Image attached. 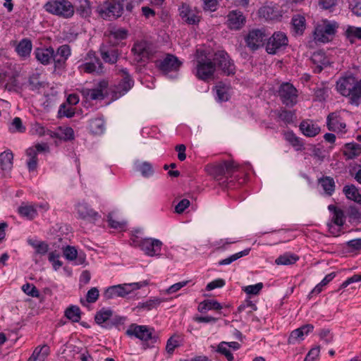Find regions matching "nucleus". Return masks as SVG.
<instances>
[{"mask_svg":"<svg viewBox=\"0 0 361 361\" xmlns=\"http://www.w3.org/2000/svg\"><path fill=\"white\" fill-rule=\"evenodd\" d=\"M44 8L48 13L63 18H70L75 13V8L68 0H51L44 4Z\"/></svg>","mask_w":361,"mask_h":361,"instance_id":"obj_1","label":"nucleus"},{"mask_svg":"<svg viewBox=\"0 0 361 361\" xmlns=\"http://www.w3.org/2000/svg\"><path fill=\"white\" fill-rule=\"evenodd\" d=\"M238 169V164L233 161H224L218 164L207 166V170L214 178L220 180L223 176H231Z\"/></svg>","mask_w":361,"mask_h":361,"instance_id":"obj_2","label":"nucleus"},{"mask_svg":"<svg viewBox=\"0 0 361 361\" xmlns=\"http://www.w3.org/2000/svg\"><path fill=\"white\" fill-rule=\"evenodd\" d=\"M97 11L101 18L108 20H116L122 16L116 0H105L97 6Z\"/></svg>","mask_w":361,"mask_h":361,"instance_id":"obj_3","label":"nucleus"},{"mask_svg":"<svg viewBox=\"0 0 361 361\" xmlns=\"http://www.w3.org/2000/svg\"><path fill=\"white\" fill-rule=\"evenodd\" d=\"M142 287L138 283H124L109 287L104 293V297L106 300L115 297H125L134 290L140 289Z\"/></svg>","mask_w":361,"mask_h":361,"instance_id":"obj_4","label":"nucleus"},{"mask_svg":"<svg viewBox=\"0 0 361 361\" xmlns=\"http://www.w3.org/2000/svg\"><path fill=\"white\" fill-rule=\"evenodd\" d=\"M212 61L227 75H234L235 67L233 61L225 51H218L214 55Z\"/></svg>","mask_w":361,"mask_h":361,"instance_id":"obj_5","label":"nucleus"},{"mask_svg":"<svg viewBox=\"0 0 361 361\" xmlns=\"http://www.w3.org/2000/svg\"><path fill=\"white\" fill-rule=\"evenodd\" d=\"M267 35L262 29H252L245 36L247 47L252 51L257 50L262 47L267 40Z\"/></svg>","mask_w":361,"mask_h":361,"instance_id":"obj_6","label":"nucleus"},{"mask_svg":"<svg viewBox=\"0 0 361 361\" xmlns=\"http://www.w3.org/2000/svg\"><path fill=\"white\" fill-rule=\"evenodd\" d=\"M298 91L290 83L286 82L281 85L279 95L283 104L287 106H293L297 103Z\"/></svg>","mask_w":361,"mask_h":361,"instance_id":"obj_7","label":"nucleus"},{"mask_svg":"<svg viewBox=\"0 0 361 361\" xmlns=\"http://www.w3.org/2000/svg\"><path fill=\"white\" fill-rule=\"evenodd\" d=\"M71 55V48L68 44L60 46L56 51L54 50V56L51 61L54 63V72L64 71L66 66V61Z\"/></svg>","mask_w":361,"mask_h":361,"instance_id":"obj_8","label":"nucleus"},{"mask_svg":"<svg viewBox=\"0 0 361 361\" xmlns=\"http://www.w3.org/2000/svg\"><path fill=\"white\" fill-rule=\"evenodd\" d=\"M153 329H149L147 326H140L136 324H132L127 329L126 334L129 336H135L141 341H147L152 340L154 343L157 341V338L152 336Z\"/></svg>","mask_w":361,"mask_h":361,"instance_id":"obj_9","label":"nucleus"},{"mask_svg":"<svg viewBox=\"0 0 361 361\" xmlns=\"http://www.w3.org/2000/svg\"><path fill=\"white\" fill-rule=\"evenodd\" d=\"M288 42V37L284 33L274 32L267 43L266 51L268 54H275L281 48L286 47Z\"/></svg>","mask_w":361,"mask_h":361,"instance_id":"obj_10","label":"nucleus"},{"mask_svg":"<svg viewBox=\"0 0 361 361\" xmlns=\"http://www.w3.org/2000/svg\"><path fill=\"white\" fill-rule=\"evenodd\" d=\"M215 72V64L211 59H202L197 61L196 76L202 80L212 79Z\"/></svg>","mask_w":361,"mask_h":361,"instance_id":"obj_11","label":"nucleus"},{"mask_svg":"<svg viewBox=\"0 0 361 361\" xmlns=\"http://www.w3.org/2000/svg\"><path fill=\"white\" fill-rule=\"evenodd\" d=\"M132 51L137 62H145L153 55V50L149 43L142 40L135 43Z\"/></svg>","mask_w":361,"mask_h":361,"instance_id":"obj_12","label":"nucleus"},{"mask_svg":"<svg viewBox=\"0 0 361 361\" xmlns=\"http://www.w3.org/2000/svg\"><path fill=\"white\" fill-rule=\"evenodd\" d=\"M137 245L147 255L152 257L159 255L162 243L158 239L147 238L137 241Z\"/></svg>","mask_w":361,"mask_h":361,"instance_id":"obj_13","label":"nucleus"},{"mask_svg":"<svg viewBox=\"0 0 361 361\" xmlns=\"http://www.w3.org/2000/svg\"><path fill=\"white\" fill-rule=\"evenodd\" d=\"M226 18V25L231 30H240L246 23V17L239 10L231 11Z\"/></svg>","mask_w":361,"mask_h":361,"instance_id":"obj_14","label":"nucleus"},{"mask_svg":"<svg viewBox=\"0 0 361 361\" xmlns=\"http://www.w3.org/2000/svg\"><path fill=\"white\" fill-rule=\"evenodd\" d=\"M357 81L353 75L342 77L336 82V90L341 95L349 97Z\"/></svg>","mask_w":361,"mask_h":361,"instance_id":"obj_15","label":"nucleus"},{"mask_svg":"<svg viewBox=\"0 0 361 361\" xmlns=\"http://www.w3.org/2000/svg\"><path fill=\"white\" fill-rule=\"evenodd\" d=\"M76 210L79 217L84 220L95 221L101 217L99 213L91 208L85 202L78 203Z\"/></svg>","mask_w":361,"mask_h":361,"instance_id":"obj_16","label":"nucleus"},{"mask_svg":"<svg viewBox=\"0 0 361 361\" xmlns=\"http://www.w3.org/2000/svg\"><path fill=\"white\" fill-rule=\"evenodd\" d=\"M99 52L104 61L110 64L116 63L120 55L118 49L111 44H102Z\"/></svg>","mask_w":361,"mask_h":361,"instance_id":"obj_17","label":"nucleus"},{"mask_svg":"<svg viewBox=\"0 0 361 361\" xmlns=\"http://www.w3.org/2000/svg\"><path fill=\"white\" fill-rule=\"evenodd\" d=\"M87 56L90 59L94 58V61L86 62L81 65L80 68L84 71V72L87 73H92L94 72L99 74L103 73L104 66L100 59L95 56V53L90 51L88 52Z\"/></svg>","mask_w":361,"mask_h":361,"instance_id":"obj_18","label":"nucleus"},{"mask_svg":"<svg viewBox=\"0 0 361 361\" xmlns=\"http://www.w3.org/2000/svg\"><path fill=\"white\" fill-rule=\"evenodd\" d=\"M182 63L173 54H167L166 56L159 61V68L164 72L177 71Z\"/></svg>","mask_w":361,"mask_h":361,"instance_id":"obj_19","label":"nucleus"},{"mask_svg":"<svg viewBox=\"0 0 361 361\" xmlns=\"http://www.w3.org/2000/svg\"><path fill=\"white\" fill-rule=\"evenodd\" d=\"M299 129L305 136L308 137H314L321 131L320 127L310 119L302 121L299 125Z\"/></svg>","mask_w":361,"mask_h":361,"instance_id":"obj_20","label":"nucleus"},{"mask_svg":"<svg viewBox=\"0 0 361 361\" xmlns=\"http://www.w3.org/2000/svg\"><path fill=\"white\" fill-rule=\"evenodd\" d=\"M118 71L121 74L122 79L118 85L117 90L120 94L123 95L133 87L134 80L126 68L118 69Z\"/></svg>","mask_w":361,"mask_h":361,"instance_id":"obj_21","label":"nucleus"},{"mask_svg":"<svg viewBox=\"0 0 361 361\" xmlns=\"http://www.w3.org/2000/svg\"><path fill=\"white\" fill-rule=\"evenodd\" d=\"M314 329V326L310 324H305L293 330L288 339V343L289 344H294L296 342L301 341L304 339V336L307 335L310 332L312 331Z\"/></svg>","mask_w":361,"mask_h":361,"instance_id":"obj_22","label":"nucleus"},{"mask_svg":"<svg viewBox=\"0 0 361 361\" xmlns=\"http://www.w3.org/2000/svg\"><path fill=\"white\" fill-rule=\"evenodd\" d=\"M326 125L330 131H336L337 130L341 131L346 127L345 123L341 121L340 116L336 112L331 113L328 115Z\"/></svg>","mask_w":361,"mask_h":361,"instance_id":"obj_23","label":"nucleus"},{"mask_svg":"<svg viewBox=\"0 0 361 361\" xmlns=\"http://www.w3.org/2000/svg\"><path fill=\"white\" fill-rule=\"evenodd\" d=\"M311 61L316 65L314 68L315 73H320L323 70L324 67H326L329 65V62L325 54L323 51L314 52L312 57Z\"/></svg>","mask_w":361,"mask_h":361,"instance_id":"obj_24","label":"nucleus"},{"mask_svg":"<svg viewBox=\"0 0 361 361\" xmlns=\"http://www.w3.org/2000/svg\"><path fill=\"white\" fill-rule=\"evenodd\" d=\"M36 59L43 65H47L51 63L54 56V48H37L35 51Z\"/></svg>","mask_w":361,"mask_h":361,"instance_id":"obj_25","label":"nucleus"},{"mask_svg":"<svg viewBox=\"0 0 361 361\" xmlns=\"http://www.w3.org/2000/svg\"><path fill=\"white\" fill-rule=\"evenodd\" d=\"M180 16L189 25H195L200 22V17L186 4H183L180 8Z\"/></svg>","mask_w":361,"mask_h":361,"instance_id":"obj_26","label":"nucleus"},{"mask_svg":"<svg viewBox=\"0 0 361 361\" xmlns=\"http://www.w3.org/2000/svg\"><path fill=\"white\" fill-rule=\"evenodd\" d=\"M13 154L11 152H4L0 154V171L4 176L11 171L13 167Z\"/></svg>","mask_w":361,"mask_h":361,"instance_id":"obj_27","label":"nucleus"},{"mask_svg":"<svg viewBox=\"0 0 361 361\" xmlns=\"http://www.w3.org/2000/svg\"><path fill=\"white\" fill-rule=\"evenodd\" d=\"M292 32L295 35H302L306 28V20L303 16L295 15L291 19Z\"/></svg>","mask_w":361,"mask_h":361,"instance_id":"obj_28","label":"nucleus"},{"mask_svg":"<svg viewBox=\"0 0 361 361\" xmlns=\"http://www.w3.org/2000/svg\"><path fill=\"white\" fill-rule=\"evenodd\" d=\"M284 139L297 151H302L305 149L302 139L298 137L293 130L285 131Z\"/></svg>","mask_w":361,"mask_h":361,"instance_id":"obj_29","label":"nucleus"},{"mask_svg":"<svg viewBox=\"0 0 361 361\" xmlns=\"http://www.w3.org/2000/svg\"><path fill=\"white\" fill-rule=\"evenodd\" d=\"M113 315V311L110 309L102 308L94 316L95 322L102 326L110 322V319Z\"/></svg>","mask_w":361,"mask_h":361,"instance_id":"obj_30","label":"nucleus"},{"mask_svg":"<svg viewBox=\"0 0 361 361\" xmlns=\"http://www.w3.org/2000/svg\"><path fill=\"white\" fill-rule=\"evenodd\" d=\"M49 354V347L48 345L38 346L35 349L28 361H44Z\"/></svg>","mask_w":361,"mask_h":361,"instance_id":"obj_31","label":"nucleus"},{"mask_svg":"<svg viewBox=\"0 0 361 361\" xmlns=\"http://www.w3.org/2000/svg\"><path fill=\"white\" fill-rule=\"evenodd\" d=\"M361 153V145L355 142L346 143L345 145V151L343 154L348 159H353L359 156Z\"/></svg>","mask_w":361,"mask_h":361,"instance_id":"obj_32","label":"nucleus"},{"mask_svg":"<svg viewBox=\"0 0 361 361\" xmlns=\"http://www.w3.org/2000/svg\"><path fill=\"white\" fill-rule=\"evenodd\" d=\"M32 42L30 39H23L17 45L16 51L22 57L29 56L32 50Z\"/></svg>","mask_w":361,"mask_h":361,"instance_id":"obj_33","label":"nucleus"},{"mask_svg":"<svg viewBox=\"0 0 361 361\" xmlns=\"http://www.w3.org/2000/svg\"><path fill=\"white\" fill-rule=\"evenodd\" d=\"M221 309L222 305L214 300H204L200 303L197 308L198 311L201 313H205L211 310H220Z\"/></svg>","mask_w":361,"mask_h":361,"instance_id":"obj_34","label":"nucleus"},{"mask_svg":"<svg viewBox=\"0 0 361 361\" xmlns=\"http://www.w3.org/2000/svg\"><path fill=\"white\" fill-rule=\"evenodd\" d=\"M47 135L51 137H56L60 140L65 141L72 140L74 139V131L72 128L67 127L63 129L60 128L59 133H53L50 130L47 131Z\"/></svg>","mask_w":361,"mask_h":361,"instance_id":"obj_35","label":"nucleus"},{"mask_svg":"<svg viewBox=\"0 0 361 361\" xmlns=\"http://www.w3.org/2000/svg\"><path fill=\"white\" fill-rule=\"evenodd\" d=\"M76 13L82 18L90 16L92 8L89 0H78V5L75 8Z\"/></svg>","mask_w":361,"mask_h":361,"instance_id":"obj_36","label":"nucleus"},{"mask_svg":"<svg viewBox=\"0 0 361 361\" xmlns=\"http://www.w3.org/2000/svg\"><path fill=\"white\" fill-rule=\"evenodd\" d=\"M349 102L352 105L358 106L361 104V79L356 82L350 95Z\"/></svg>","mask_w":361,"mask_h":361,"instance_id":"obj_37","label":"nucleus"},{"mask_svg":"<svg viewBox=\"0 0 361 361\" xmlns=\"http://www.w3.org/2000/svg\"><path fill=\"white\" fill-rule=\"evenodd\" d=\"M128 31L126 29L122 28L111 31L109 35V44L114 47L119 41L126 39Z\"/></svg>","mask_w":361,"mask_h":361,"instance_id":"obj_38","label":"nucleus"},{"mask_svg":"<svg viewBox=\"0 0 361 361\" xmlns=\"http://www.w3.org/2000/svg\"><path fill=\"white\" fill-rule=\"evenodd\" d=\"M343 192L348 199L361 203V195L354 185L344 186Z\"/></svg>","mask_w":361,"mask_h":361,"instance_id":"obj_39","label":"nucleus"},{"mask_svg":"<svg viewBox=\"0 0 361 361\" xmlns=\"http://www.w3.org/2000/svg\"><path fill=\"white\" fill-rule=\"evenodd\" d=\"M65 317L73 322H79L81 318V311L78 306L71 305L64 312Z\"/></svg>","mask_w":361,"mask_h":361,"instance_id":"obj_40","label":"nucleus"},{"mask_svg":"<svg viewBox=\"0 0 361 361\" xmlns=\"http://www.w3.org/2000/svg\"><path fill=\"white\" fill-rule=\"evenodd\" d=\"M18 212L22 216L29 220L33 219L37 215L36 208L30 204H23L18 207Z\"/></svg>","mask_w":361,"mask_h":361,"instance_id":"obj_41","label":"nucleus"},{"mask_svg":"<svg viewBox=\"0 0 361 361\" xmlns=\"http://www.w3.org/2000/svg\"><path fill=\"white\" fill-rule=\"evenodd\" d=\"M299 259V257L291 253H285L280 255L275 260V263L278 265H290L295 264Z\"/></svg>","mask_w":361,"mask_h":361,"instance_id":"obj_42","label":"nucleus"},{"mask_svg":"<svg viewBox=\"0 0 361 361\" xmlns=\"http://www.w3.org/2000/svg\"><path fill=\"white\" fill-rule=\"evenodd\" d=\"M319 182L327 195H331L333 194L335 190V182L333 178L330 176L323 177L319 180Z\"/></svg>","mask_w":361,"mask_h":361,"instance_id":"obj_43","label":"nucleus"},{"mask_svg":"<svg viewBox=\"0 0 361 361\" xmlns=\"http://www.w3.org/2000/svg\"><path fill=\"white\" fill-rule=\"evenodd\" d=\"M338 24L335 22L331 23L328 20H324L322 25H318V32H324L328 35H334L336 32Z\"/></svg>","mask_w":361,"mask_h":361,"instance_id":"obj_44","label":"nucleus"},{"mask_svg":"<svg viewBox=\"0 0 361 361\" xmlns=\"http://www.w3.org/2000/svg\"><path fill=\"white\" fill-rule=\"evenodd\" d=\"M40 74L38 73H33L29 78L30 89L32 91L39 90L42 87H45V82L39 80Z\"/></svg>","mask_w":361,"mask_h":361,"instance_id":"obj_45","label":"nucleus"},{"mask_svg":"<svg viewBox=\"0 0 361 361\" xmlns=\"http://www.w3.org/2000/svg\"><path fill=\"white\" fill-rule=\"evenodd\" d=\"M83 94L85 95L87 99H90L91 100H102L105 97L104 93L102 92V90L97 87L84 90Z\"/></svg>","mask_w":361,"mask_h":361,"instance_id":"obj_46","label":"nucleus"},{"mask_svg":"<svg viewBox=\"0 0 361 361\" xmlns=\"http://www.w3.org/2000/svg\"><path fill=\"white\" fill-rule=\"evenodd\" d=\"M250 251V248L245 249L241 252H239L238 253L232 255L230 257H228L224 259L221 260L219 262V265H228V264L232 263L233 262L238 259L239 258H240L243 256L247 255L249 254Z\"/></svg>","mask_w":361,"mask_h":361,"instance_id":"obj_47","label":"nucleus"},{"mask_svg":"<svg viewBox=\"0 0 361 361\" xmlns=\"http://www.w3.org/2000/svg\"><path fill=\"white\" fill-rule=\"evenodd\" d=\"M119 9L121 10V15L124 14L126 11L127 13H131L133 12L134 5L133 0H116Z\"/></svg>","mask_w":361,"mask_h":361,"instance_id":"obj_48","label":"nucleus"},{"mask_svg":"<svg viewBox=\"0 0 361 361\" xmlns=\"http://www.w3.org/2000/svg\"><path fill=\"white\" fill-rule=\"evenodd\" d=\"M75 115L74 109L69 106L66 103H63L60 105L58 111V117H67L72 118Z\"/></svg>","mask_w":361,"mask_h":361,"instance_id":"obj_49","label":"nucleus"},{"mask_svg":"<svg viewBox=\"0 0 361 361\" xmlns=\"http://www.w3.org/2000/svg\"><path fill=\"white\" fill-rule=\"evenodd\" d=\"M90 128L93 133L99 134L104 130V123L103 120L100 118H94L91 120L90 123Z\"/></svg>","mask_w":361,"mask_h":361,"instance_id":"obj_50","label":"nucleus"},{"mask_svg":"<svg viewBox=\"0 0 361 361\" xmlns=\"http://www.w3.org/2000/svg\"><path fill=\"white\" fill-rule=\"evenodd\" d=\"M346 37L351 42H353V38H357L361 40V27L348 26L345 31Z\"/></svg>","mask_w":361,"mask_h":361,"instance_id":"obj_51","label":"nucleus"},{"mask_svg":"<svg viewBox=\"0 0 361 361\" xmlns=\"http://www.w3.org/2000/svg\"><path fill=\"white\" fill-rule=\"evenodd\" d=\"M22 290L27 295L33 298H39L40 295L38 289L33 284L29 283L24 284L22 286Z\"/></svg>","mask_w":361,"mask_h":361,"instance_id":"obj_52","label":"nucleus"},{"mask_svg":"<svg viewBox=\"0 0 361 361\" xmlns=\"http://www.w3.org/2000/svg\"><path fill=\"white\" fill-rule=\"evenodd\" d=\"M165 301L164 299L159 298H154L143 302L141 305L142 308H145L147 310H151L154 308H157L162 302Z\"/></svg>","mask_w":361,"mask_h":361,"instance_id":"obj_53","label":"nucleus"},{"mask_svg":"<svg viewBox=\"0 0 361 361\" xmlns=\"http://www.w3.org/2000/svg\"><path fill=\"white\" fill-rule=\"evenodd\" d=\"M294 115L293 112L286 109L281 110L278 114L279 118L287 123H293Z\"/></svg>","mask_w":361,"mask_h":361,"instance_id":"obj_54","label":"nucleus"},{"mask_svg":"<svg viewBox=\"0 0 361 361\" xmlns=\"http://www.w3.org/2000/svg\"><path fill=\"white\" fill-rule=\"evenodd\" d=\"M10 129L11 131H16L19 133H23L25 131V127L23 125L22 120L19 117H15L13 118Z\"/></svg>","mask_w":361,"mask_h":361,"instance_id":"obj_55","label":"nucleus"},{"mask_svg":"<svg viewBox=\"0 0 361 361\" xmlns=\"http://www.w3.org/2000/svg\"><path fill=\"white\" fill-rule=\"evenodd\" d=\"M226 342L220 343L217 348V352L225 355V357H226V359L228 361H233V358H234L233 355L231 353V351L226 348Z\"/></svg>","mask_w":361,"mask_h":361,"instance_id":"obj_56","label":"nucleus"},{"mask_svg":"<svg viewBox=\"0 0 361 361\" xmlns=\"http://www.w3.org/2000/svg\"><path fill=\"white\" fill-rule=\"evenodd\" d=\"M263 288L262 283H258L255 285L245 286L243 290L249 295H257Z\"/></svg>","mask_w":361,"mask_h":361,"instance_id":"obj_57","label":"nucleus"},{"mask_svg":"<svg viewBox=\"0 0 361 361\" xmlns=\"http://www.w3.org/2000/svg\"><path fill=\"white\" fill-rule=\"evenodd\" d=\"M63 255L68 260L75 259L78 257L77 250L72 246H66L63 250Z\"/></svg>","mask_w":361,"mask_h":361,"instance_id":"obj_58","label":"nucleus"},{"mask_svg":"<svg viewBox=\"0 0 361 361\" xmlns=\"http://www.w3.org/2000/svg\"><path fill=\"white\" fill-rule=\"evenodd\" d=\"M332 222L338 226H342L344 224V213L342 209L334 213Z\"/></svg>","mask_w":361,"mask_h":361,"instance_id":"obj_59","label":"nucleus"},{"mask_svg":"<svg viewBox=\"0 0 361 361\" xmlns=\"http://www.w3.org/2000/svg\"><path fill=\"white\" fill-rule=\"evenodd\" d=\"M30 244L35 248L36 254L45 255L48 252L49 245L44 242H40L37 244H34L30 242Z\"/></svg>","mask_w":361,"mask_h":361,"instance_id":"obj_60","label":"nucleus"},{"mask_svg":"<svg viewBox=\"0 0 361 361\" xmlns=\"http://www.w3.org/2000/svg\"><path fill=\"white\" fill-rule=\"evenodd\" d=\"M99 290L97 288H92L90 290L87 291L86 299L87 301L90 303H93L97 301L99 297Z\"/></svg>","mask_w":361,"mask_h":361,"instance_id":"obj_61","label":"nucleus"},{"mask_svg":"<svg viewBox=\"0 0 361 361\" xmlns=\"http://www.w3.org/2000/svg\"><path fill=\"white\" fill-rule=\"evenodd\" d=\"M126 318L123 317L116 316L111 320H110V322H108L106 324H104L103 327L106 329H111L114 326L123 324Z\"/></svg>","mask_w":361,"mask_h":361,"instance_id":"obj_62","label":"nucleus"},{"mask_svg":"<svg viewBox=\"0 0 361 361\" xmlns=\"http://www.w3.org/2000/svg\"><path fill=\"white\" fill-rule=\"evenodd\" d=\"M140 171L142 175L145 177L152 175L154 172L152 164L147 161L141 165Z\"/></svg>","mask_w":361,"mask_h":361,"instance_id":"obj_63","label":"nucleus"},{"mask_svg":"<svg viewBox=\"0 0 361 361\" xmlns=\"http://www.w3.org/2000/svg\"><path fill=\"white\" fill-rule=\"evenodd\" d=\"M348 215L349 218L353 220H360L361 219V212L355 206H350L348 208Z\"/></svg>","mask_w":361,"mask_h":361,"instance_id":"obj_64","label":"nucleus"}]
</instances>
